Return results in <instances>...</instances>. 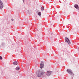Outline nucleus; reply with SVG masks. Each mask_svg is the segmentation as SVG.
Listing matches in <instances>:
<instances>
[{
    "label": "nucleus",
    "mask_w": 79,
    "mask_h": 79,
    "mask_svg": "<svg viewBox=\"0 0 79 79\" xmlns=\"http://www.w3.org/2000/svg\"><path fill=\"white\" fill-rule=\"evenodd\" d=\"M45 73L44 70L42 69L39 70L38 71L37 76L38 77H41V76L44 75Z\"/></svg>",
    "instance_id": "nucleus-1"
},
{
    "label": "nucleus",
    "mask_w": 79,
    "mask_h": 79,
    "mask_svg": "<svg viewBox=\"0 0 79 79\" xmlns=\"http://www.w3.org/2000/svg\"><path fill=\"white\" fill-rule=\"evenodd\" d=\"M67 72H68V73L70 74V75L71 76H74V74L73 73V72H72V70L70 69H67Z\"/></svg>",
    "instance_id": "nucleus-2"
},
{
    "label": "nucleus",
    "mask_w": 79,
    "mask_h": 79,
    "mask_svg": "<svg viewBox=\"0 0 79 79\" xmlns=\"http://www.w3.org/2000/svg\"><path fill=\"white\" fill-rule=\"evenodd\" d=\"M65 42L68 43V44L70 45L71 44V42H70V40H69V39L67 37H65Z\"/></svg>",
    "instance_id": "nucleus-3"
},
{
    "label": "nucleus",
    "mask_w": 79,
    "mask_h": 79,
    "mask_svg": "<svg viewBox=\"0 0 79 79\" xmlns=\"http://www.w3.org/2000/svg\"><path fill=\"white\" fill-rule=\"evenodd\" d=\"M3 8V3L1 1V0H0V10H2V8Z\"/></svg>",
    "instance_id": "nucleus-4"
},
{
    "label": "nucleus",
    "mask_w": 79,
    "mask_h": 79,
    "mask_svg": "<svg viewBox=\"0 0 79 79\" xmlns=\"http://www.w3.org/2000/svg\"><path fill=\"white\" fill-rule=\"evenodd\" d=\"M44 62L42 61L40 64V68L41 69H42V68H44Z\"/></svg>",
    "instance_id": "nucleus-5"
},
{
    "label": "nucleus",
    "mask_w": 79,
    "mask_h": 79,
    "mask_svg": "<svg viewBox=\"0 0 79 79\" xmlns=\"http://www.w3.org/2000/svg\"><path fill=\"white\" fill-rule=\"evenodd\" d=\"M52 73H53V72L52 71H48L46 73V75L48 76H50V75L52 74Z\"/></svg>",
    "instance_id": "nucleus-6"
},
{
    "label": "nucleus",
    "mask_w": 79,
    "mask_h": 79,
    "mask_svg": "<svg viewBox=\"0 0 79 79\" xmlns=\"http://www.w3.org/2000/svg\"><path fill=\"white\" fill-rule=\"evenodd\" d=\"M74 7H75V8H76V9H77V10L79 9V6H78V5L77 4H75L74 5Z\"/></svg>",
    "instance_id": "nucleus-7"
},
{
    "label": "nucleus",
    "mask_w": 79,
    "mask_h": 79,
    "mask_svg": "<svg viewBox=\"0 0 79 79\" xmlns=\"http://www.w3.org/2000/svg\"><path fill=\"white\" fill-rule=\"evenodd\" d=\"M13 64L14 65H17L18 64V62H17V61H14L13 62Z\"/></svg>",
    "instance_id": "nucleus-8"
},
{
    "label": "nucleus",
    "mask_w": 79,
    "mask_h": 79,
    "mask_svg": "<svg viewBox=\"0 0 79 79\" xmlns=\"http://www.w3.org/2000/svg\"><path fill=\"white\" fill-rule=\"evenodd\" d=\"M15 69L16 70L18 71V70H19V69H20V68L18 66L16 67Z\"/></svg>",
    "instance_id": "nucleus-9"
},
{
    "label": "nucleus",
    "mask_w": 79,
    "mask_h": 79,
    "mask_svg": "<svg viewBox=\"0 0 79 79\" xmlns=\"http://www.w3.org/2000/svg\"><path fill=\"white\" fill-rule=\"evenodd\" d=\"M41 11H44V7L42 6L41 7Z\"/></svg>",
    "instance_id": "nucleus-10"
},
{
    "label": "nucleus",
    "mask_w": 79,
    "mask_h": 79,
    "mask_svg": "<svg viewBox=\"0 0 79 79\" xmlns=\"http://www.w3.org/2000/svg\"><path fill=\"white\" fill-rule=\"evenodd\" d=\"M38 15L39 16H41V12H39L38 13Z\"/></svg>",
    "instance_id": "nucleus-11"
},
{
    "label": "nucleus",
    "mask_w": 79,
    "mask_h": 79,
    "mask_svg": "<svg viewBox=\"0 0 79 79\" xmlns=\"http://www.w3.org/2000/svg\"><path fill=\"white\" fill-rule=\"evenodd\" d=\"M5 45V43H2V46H3V45Z\"/></svg>",
    "instance_id": "nucleus-12"
},
{
    "label": "nucleus",
    "mask_w": 79,
    "mask_h": 79,
    "mask_svg": "<svg viewBox=\"0 0 79 79\" xmlns=\"http://www.w3.org/2000/svg\"><path fill=\"white\" fill-rule=\"evenodd\" d=\"M2 57L0 56V60H2Z\"/></svg>",
    "instance_id": "nucleus-13"
},
{
    "label": "nucleus",
    "mask_w": 79,
    "mask_h": 79,
    "mask_svg": "<svg viewBox=\"0 0 79 79\" xmlns=\"http://www.w3.org/2000/svg\"><path fill=\"white\" fill-rule=\"evenodd\" d=\"M11 20L12 21H14L13 19H11Z\"/></svg>",
    "instance_id": "nucleus-14"
},
{
    "label": "nucleus",
    "mask_w": 79,
    "mask_h": 79,
    "mask_svg": "<svg viewBox=\"0 0 79 79\" xmlns=\"http://www.w3.org/2000/svg\"><path fill=\"white\" fill-rule=\"evenodd\" d=\"M23 2H24V0H23Z\"/></svg>",
    "instance_id": "nucleus-15"
}]
</instances>
